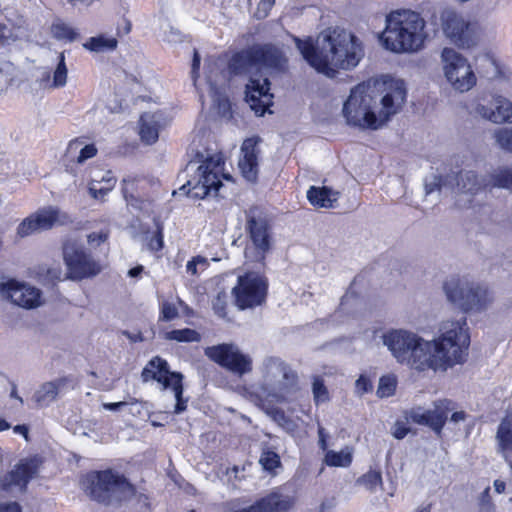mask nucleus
<instances>
[{
	"label": "nucleus",
	"mask_w": 512,
	"mask_h": 512,
	"mask_svg": "<svg viewBox=\"0 0 512 512\" xmlns=\"http://www.w3.org/2000/svg\"><path fill=\"white\" fill-rule=\"evenodd\" d=\"M470 345V332L465 317L447 319L439 324L436 336L428 340L424 371H447L465 362Z\"/></svg>",
	"instance_id": "39448f33"
},
{
	"label": "nucleus",
	"mask_w": 512,
	"mask_h": 512,
	"mask_svg": "<svg viewBox=\"0 0 512 512\" xmlns=\"http://www.w3.org/2000/svg\"><path fill=\"white\" fill-rule=\"evenodd\" d=\"M250 244L246 247V258L261 262L272 246V237L266 219L262 217H251L248 220Z\"/></svg>",
	"instance_id": "a211bd4d"
},
{
	"label": "nucleus",
	"mask_w": 512,
	"mask_h": 512,
	"mask_svg": "<svg viewBox=\"0 0 512 512\" xmlns=\"http://www.w3.org/2000/svg\"><path fill=\"white\" fill-rule=\"evenodd\" d=\"M406 100L404 80L382 75L357 84L350 90L343 103L342 116L351 127L377 131L402 111Z\"/></svg>",
	"instance_id": "f257e3e1"
},
{
	"label": "nucleus",
	"mask_w": 512,
	"mask_h": 512,
	"mask_svg": "<svg viewBox=\"0 0 512 512\" xmlns=\"http://www.w3.org/2000/svg\"><path fill=\"white\" fill-rule=\"evenodd\" d=\"M117 45L118 41L114 36L99 34L87 39L83 47L93 53H106L114 51Z\"/></svg>",
	"instance_id": "f704fd0d"
},
{
	"label": "nucleus",
	"mask_w": 512,
	"mask_h": 512,
	"mask_svg": "<svg viewBox=\"0 0 512 512\" xmlns=\"http://www.w3.org/2000/svg\"><path fill=\"white\" fill-rule=\"evenodd\" d=\"M286 60L279 50L273 47H253L234 55L230 62V70L236 75H248L246 85V101L258 115H263L272 104L273 95L266 77H262L269 69L281 70Z\"/></svg>",
	"instance_id": "7ed1b4c3"
},
{
	"label": "nucleus",
	"mask_w": 512,
	"mask_h": 512,
	"mask_svg": "<svg viewBox=\"0 0 512 512\" xmlns=\"http://www.w3.org/2000/svg\"><path fill=\"white\" fill-rule=\"evenodd\" d=\"M318 435H319V445L321 449L327 450V444H326V433L323 427H319L318 429Z\"/></svg>",
	"instance_id": "0e129e2a"
},
{
	"label": "nucleus",
	"mask_w": 512,
	"mask_h": 512,
	"mask_svg": "<svg viewBox=\"0 0 512 512\" xmlns=\"http://www.w3.org/2000/svg\"><path fill=\"white\" fill-rule=\"evenodd\" d=\"M440 62L443 76L454 90L463 93L476 85L477 78L469 60L454 48H443Z\"/></svg>",
	"instance_id": "9b49d317"
},
{
	"label": "nucleus",
	"mask_w": 512,
	"mask_h": 512,
	"mask_svg": "<svg viewBox=\"0 0 512 512\" xmlns=\"http://www.w3.org/2000/svg\"><path fill=\"white\" fill-rule=\"evenodd\" d=\"M354 448L345 446L341 450H326L323 462L329 467L347 468L353 461Z\"/></svg>",
	"instance_id": "72a5a7b5"
},
{
	"label": "nucleus",
	"mask_w": 512,
	"mask_h": 512,
	"mask_svg": "<svg viewBox=\"0 0 512 512\" xmlns=\"http://www.w3.org/2000/svg\"><path fill=\"white\" fill-rule=\"evenodd\" d=\"M456 181L458 191L476 192L481 187V182L477 175L472 171L460 172L453 178Z\"/></svg>",
	"instance_id": "4c0bfd02"
},
{
	"label": "nucleus",
	"mask_w": 512,
	"mask_h": 512,
	"mask_svg": "<svg viewBox=\"0 0 512 512\" xmlns=\"http://www.w3.org/2000/svg\"><path fill=\"white\" fill-rule=\"evenodd\" d=\"M470 282L457 277H451L444 281L443 291L447 300L464 311L466 298L469 294Z\"/></svg>",
	"instance_id": "a878e982"
},
{
	"label": "nucleus",
	"mask_w": 512,
	"mask_h": 512,
	"mask_svg": "<svg viewBox=\"0 0 512 512\" xmlns=\"http://www.w3.org/2000/svg\"><path fill=\"white\" fill-rule=\"evenodd\" d=\"M259 462L265 470L269 471H272L280 465L279 456L270 450H265L262 452Z\"/></svg>",
	"instance_id": "de8ad7c7"
},
{
	"label": "nucleus",
	"mask_w": 512,
	"mask_h": 512,
	"mask_svg": "<svg viewBox=\"0 0 512 512\" xmlns=\"http://www.w3.org/2000/svg\"><path fill=\"white\" fill-rule=\"evenodd\" d=\"M178 310L173 303L163 302L160 309V318L165 321H171L177 318Z\"/></svg>",
	"instance_id": "8fccbe9b"
},
{
	"label": "nucleus",
	"mask_w": 512,
	"mask_h": 512,
	"mask_svg": "<svg viewBox=\"0 0 512 512\" xmlns=\"http://www.w3.org/2000/svg\"><path fill=\"white\" fill-rule=\"evenodd\" d=\"M97 154L94 144L86 143L83 139L77 138L69 142L67 155L78 164H83Z\"/></svg>",
	"instance_id": "2f4dec72"
},
{
	"label": "nucleus",
	"mask_w": 512,
	"mask_h": 512,
	"mask_svg": "<svg viewBox=\"0 0 512 512\" xmlns=\"http://www.w3.org/2000/svg\"><path fill=\"white\" fill-rule=\"evenodd\" d=\"M292 505L293 500L290 497L281 498L278 494H271L258 505L237 512H268L267 510L286 511Z\"/></svg>",
	"instance_id": "473e14b6"
},
{
	"label": "nucleus",
	"mask_w": 512,
	"mask_h": 512,
	"mask_svg": "<svg viewBox=\"0 0 512 512\" xmlns=\"http://www.w3.org/2000/svg\"><path fill=\"white\" fill-rule=\"evenodd\" d=\"M143 271L144 267L142 265H138L128 271V276L131 278H137L141 276Z\"/></svg>",
	"instance_id": "69168bd1"
},
{
	"label": "nucleus",
	"mask_w": 512,
	"mask_h": 512,
	"mask_svg": "<svg viewBox=\"0 0 512 512\" xmlns=\"http://www.w3.org/2000/svg\"><path fill=\"white\" fill-rule=\"evenodd\" d=\"M450 421L457 424L459 422H463L466 419V414L464 411H456L455 408L452 412H450Z\"/></svg>",
	"instance_id": "052dcab7"
},
{
	"label": "nucleus",
	"mask_w": 512,
	"mask_h": 512,
	"mask_svg": "<svg viewBox=\"0 0 512 512\" xmlns=\"http://www.w3.org/2000/svg\"><path fill=\"white\" fill-rule=\"evenodd\" d=\"M274 5V0H260L258 3L257 9L255 11V16L258 19H263L268 16L269 11L272 9Z\"/></svg>",
	"instance_id": "603ef678"
},
{
	"label": "nucleus",
	"mask_w": 512,
	"mask_h": 512,
	"mask_svg": "<svg viewBox=\"0 0 512 512\" xmlns=\"http://www.w3.org/2000/svg\"><path fill=\"white\" fill-rule=\"evenodd\" d=\"M470 282L457 277H451L444 281L443 291L447 300L464 311L466 298L469 294Z\"/></svg>",
	"instance_id": "bb28decb"
},
{
	"label": "nucleus",
	"mask_w": 512,
	"mask_h": 512,
	"mask_svg": "<svg viewBox=\"0 0 512 512\" xmlns=\"http://www.w3.org/2000/svg\"><path fill=\"white\" fill-rule=\"evenodd\" d=\"M266 294L267 282L256 272L238 276L237 284L232 289L234 303L241 310L261 305Z\"/></svg>",
	"instance_id": "4468645a"
},
{
	"label": "nucleus",
	"mask_w": 512,
	"mask_h": 512,
	"mask_svg": "<svg viewBox=\"0 0 512 512\" xmlns=\"http://www.w3.org/2000/svg\"><path fill=\"white\" fill-rule=\"evenodd\" d=\"M475 112L495 124L512 123V102L499 95L493 96L488 104H477Z\"/></svg>",
	"instance_id": "4be33fe9"
},
{
	"label": "nucleus",
	"mask_w": 512,
	"mask_h": 512,
	"mask_svg": "<svg viewBox=\"0 0 512 512\" xmlns=\"http://www.w3.org/2000/svg\"><path fill=\"white\" fill-rule=\"evenodd\" d=\"M261 382L252 392V400L288 432L297 424L274 407L289 401L297 392V375L282 359L266 357L260 366Z\"/></svg>",
	"instance_id": "20e7f679"
},
{
	"label": "nucleus",
	"mask_w": 512,
	"mask_h": 512,
	"mask_svg": "<svg viewBox=\"0 0 512 512\" xmlns=\"http://www.w3.org/2000/svg\"><path fill=\"white\" fill-rule=\"evenodd\" d=\"M313 397L316 404L325 403L329 400V393L323 381L315 378L312 386Z\"/></svg>",
	"instance_id": "49530a36"
},
{
	"label": "nucleus",
	"mask_w": 512,
	"mask_h": 512,
	"mask_svg": "<svg viewBox=\"0 0 512 512\" xmlns=\"http://www.w3.org/2000/svg\"><path fill=\"white\" fill-rule=\"evenodd\" d=\"M493 301V293L488 288L472 283L466 298L464 312H484L492 305Z\"/></svg>",
	"instance_id": "393cba45"
},
{
	"label": "nucleus",
	"mask_w": 512,
	"mask_h": 512,
	"mask_svg": "<svg viewBox=\"0 0 512 512\" xmlns=\"http://www.w3.org/2000/svg\"><path fill=\"white\" fill-rule=\"evenodd\" d=\"M371 389H372V383H371L370 379L365 375H361L355 383L356 393L359 395H362L364 393H367Z\"/></svg>",
	"instance_id": "864d4df0"
},
{
	"label": "nucleus",
	"mask_w": 512,
	"mask_h": 512,
	"mask_svg": "<svg viewBox=\"0 0 512 512\" xmlns=\"http://www.w3.org/2000/svg\"><path fill=\"white\" fill-rule=\"evenodd\" d=\"M425 187L427 194H430L434 191L435 188L439 187V180L434 177L432 182H426Z\"/></svg>",
	"instance_id": "338daca9"
},
{
	"label": "nucleus",
	"mask_w": 512,
	"mask_h": 512,
	"mask_svg": "<svg viewBox=\"0 0 512 512\" xmlns=\"http://www.w3.org/2000/svg\"><path fill=\"white\" fill-rule=\"evenodd\" d=\"M428 38L426 21L422 15L409 9L390 12L385 28L379 36L381 46L394 54H415L421 51Z\"/></svg>",
	"instance_id": "423d86ee"
},
{
	"label": "nucleus",
	"mask_w": 512,
	"mask_h": 512,
	"mask_svg": "<svg viewBox=\"0 0 512 512\" xmlns=\"http://www.w3.org/2000/svg\"><path fill=\"white\" fill-rule=\"evenodd\" d=\"M223 180L232 182L229 173L224 172V157L221 153L215 152L208 155L198 166L195 177L187 181L179 189L191 198L203 199L206 196H216L221 187L224 186Z\"/></svg>",
	"instance_id": "1a4fd4ad"
},
{
	"label": "nucleus",
	"mask_w": 512,
	"mask_h": 512,
	"mask_svg": "<svg viewBox=\"0 0 512 512\" xmlns=\"http://www.w3.org/2000/svg\"><path fill=\"white\" fill-rule=\"evenodd\" d=\"M41 460L39 457H30L20 462L8 474L3 476L1 483L6 489L16 488L22 491L28 481L38 472Z\"/></svg>",
	"instance_id": "412c9836"
},
{
	"label": "nucleus",
	"mask_w": 512,
	"mask_h": 512,
	"mask_svg": "<svg viewBox=\"0 0 512 512\" xmlns=\"http://www.w3.org/2000/svg\"><path fill=\"white\" fill-rule=\"evenodd\" d=\"M205 355L227 370L241 376L251 372L252 359L234 344H219L205 349Z\"/></svg>",
	"instance_id": "f3484780"
},
{
	"label": "nucleus",
	"mask_w": 512,
	"mask_h": 512,
	"mask_svg": "<svg viewBox=\"0 0 512 512\" xmlns=\"http://www.w3.org/2000/svg\"><path fill=\"white\" fill-rule=\"evenodd\" d=\"M14 66L10 62H4L0 66V93L7 89L13 80Z\"/></svg>",
	"instance_id": "a18cd8bd"
},
{
	"label": "nucleus",
	"mask_w": 512,
	"mask_h": 512,
	"mask_svg": "<svg viewBox=\"0 0 512 512\" xmlns=\"http://www.w3.org/2000/svg\"><path fill=\"white\" fill-rule=\"evenodd\" d=\"M116 184V178L110 171H97L91 176L88 184L90 196L96 200H103L112 191Z\"/></svg>",
	"instance_id": "cd10ccee"
},
{
	"label": "nucleus",
	"mask_w": 512,
	"mask_h": 512,
	"mask_svg": "<svg viewBox=\"0 0 512 512\" xmlns=\"http://www.w3.org/2000/svg\"><path fill=\"white\" fill-rule=\"evenodd\" d=\"M493 488L497 494H502L506 491V482L502 479H496L493 482Z\"/></svg>",
	"instance_id": "680f3d73"
},
{
	"label": "nucleus",
	"mask_w": 512,
	"mask_h": 512,
	"mask_svg": "<svg viewBox=\"0 0 512 512\" xmlns=\"http://www.w3.org/2000/svg\"><path fill=\"white\" fill-rule=\"evenodd\" d=\"M356 484L370 493H375L383 485L382 473L377 469H370L356 480Z\"/></svg>",
	"instance_id": "e433bc0d"
},
{
	"label": "nucleus",
	"mask_w": 512,
	"mask_h": 512,
	"mask_svg": "<svg viewBox=\"0 0 512 512\" xmlns=\"http://www.w3.org/2000/svg\"><path fill=\"white\" fill-rule=\"evenodd\" d=\"M13 432L16 433V434L22 435L26 440H28V433H29L28 426H26V425H16L13 428Z\"/></svg>",
	"instance_id": "e2e57ef3"
},
{
	"label": "nucleus",
	"mask_w": 512,
	"mask_h": 512,
	"mask_svg": "<svg viewBox=\"0 0 512 512\" xmlns=\"http://www.w3.org/2000/svg\"><path fill=\"white\" fill-rule=\"evenodd\" d=\"M163 228L161 224L154 221L153 226L141 234V241L150 251H159L163 247Z\"/></svg>",
	"instance_id": "c9c22d12"
},
{
	"label": "nucleus",
	"mask_w": 512,
	"mask_h": 512,
	"mask_svg": "<svg viewBox=\"0 0 512 512\" xmlns=\"http://www.w3.org/2000/svg\"><path fill=\"white\" fill-rule=\"evenodd\" d=\"M0 512H22L21 507L16 502H2L0 503Z\"/></svg>",
	"instance_id": "13d9d810"
},
{
	"label": "nucleus",
	"mask_w": 512,
	"mask_h": 512,
	"mask_svg": "<svg viewBox=\"0 0 512 512\" xmlns=\"http://www.w3.org/2000/svg\"><path fill=\"white\" fill-rule=\"evenodd\" d=\"M165 338L177 342H198L200 334L193 329L185 328L166 332Z\"/></svg>",
	"instance_id": "79ce46f5"
},
{
	"label": "nucleus",
	"mask_w": 512,
	"mask_h": 512,
	"mask_svg": "<svg viewBox=\"0 0 512 512\" xmlns=\"http://www.w3.org/2000/svg\"><path fill=\"white\" fill-rule=\"evenodd\" d=\"M0 296L12 305L26 310L37 309L45 302L39 288L15 279L0 282Z\"/></svg>",
	"instance_id": "2eb2a0df"
},
{
	"label": "nucleus",
	"mask_w": 512,
	"mask_h": 512,
	"mask_svg": "<svg viewBox=\"0 0 512 512\" xmlns=\"http://www.w3.org/2000/svg\"><path fill=\"white\" fill-rule=\"evenodd\" d=\"M494 138L500 148L512 152V129H498L494 133Z\"/></svg>",
	"instance_id": "c03bdc74"
},
{
	"label": "nucleus",
	"mask_w": 512,
	"mask_h": 512,
	"mask_svg": "<svg viewBox=\"0 0 512 512\" xmlns=\"http://www.w3.org/2000/svg\"><path fill=\"white\" fill-rule=\"evenodd\" d=\"M51 33L54 38L67 42L75 41L79 36L76 29L69 24L60 21L52 25Z\"/></svg>",
	"instance_id": "ea45409f"
},
{
	"label": "nucleus",
	"mask_w": 512,
	"mask_h": 512,
	"mask_svg": "<svg viewBox=\"0 0 512 512\" xmlns=\"http://www.w3.org/2000/svg\"><path fill=\"white\" fill-rule=\"evenodd\" d=\"M338 198L339 193L327 187L311 186L307 191V199L316 208H333Z\"/></svg>",
	"instance_id": "7c9ffc66"
},
{
	"label": "nucleus",
	"mask_w": 512,
	"mask_h": 512,
	"mask_svg": "<svg viewBox=\"0 0 512 512\" xmlns=\"http://www.w3.org/2000/svg\"><path fill=\"white\" fill-rule=\"evenodd\" d=\"M66 384V378H58L56 380L46 382L36 390L33 399L38 406L47 407L57 399L58 395L64 390Z\"/></svg>",
	"instance_id": "c85d7f7f"
},
{
	"label": "nucleus",
	"mask_w": 512,
	"mask_h": 512,
	"mask_svg": "<svg viewBox=\"0 0 512 512\" xmlns=\"http://www.w3.org/2000/svg\"><path fill=\"white\" fill-rule=\"evenodd\" d=\"M454 409V403L450 400H439L433 408L425 409L415 407L408 411V419L418 425L430 427L437 435H440L448 419V415Z\"/></svg>",
	"instance_id": "6ab92c4d"
},
{
	"label": "nucleus",
	"mask_w": 512,
	"mask_h": 512,
	"mask_svg": "<svg viewBox=\"0 0 512 512\" xmlns=\"http://www.w3.org/2000/svg\"><path fill=\"white\" fill-rule=\"evenodd\" d=\"M412 422L411 419H408V412L405 415L404 419L397 420L392 427V435L396 439H403L409 432L410 428L408 423Z\"/></svg>",
	"instance_id": "09e8293b"
},
{
	"label": "nucleus",
	"mask_w": 512,
	"mask_h": 512,
	"mask_svg": "<svg viewBox=\"0 0 512 512\" xmlns=\"http://www.w3.org/2000/svg\"><path fill=\"white\" fill-rule=\"evenodd\" d=\"M68 70L65 64L64 53L59 55V63L53 72V75L48 71H43L38 78V82L41 88L51 90L55 88L64 87L67 83Z\"/></svg>",
	"instance_id": "c756f323"
},
{
	"label": "nucleus",
	"mask_w": 512,
	"mask_h": 512,
	"mask_svg": "<svg viewBox=\"0 0 512 512\" xmlns=\"http://www.w3.org/2000/svg\"><path fill=\"white\" fill-rule=\"evenodd\" d=\"M144 382L156 380L163 389H170L174 393L176 405L174 412L179 414L186 409V401L183 399L182 375L176 372H170L168 364L160 357H154L149 361L142 371Z\"/></svg>",
	"instance_id": "ddd939ff"
},
{
	"label": "nucleus",
	"mask_w": 512,
	"mask_h": 512,
	"mask_svg": "<svg viewBox=\"0 0 512 512\" xmlns=\"http://www.w3.org/2000/svg\"><path fill=\"white\" fill-rule=\"evenodd\" d=\"M200 66V56L198 55L197 52L194 53V58H193V64H192V73L193 75L195 74L196 70L199 68Z\"/></svg>",
	"instance_id": "774afa93"
},
{
	"label": "nucleus",
	"mask_w": 512,
	"mask_h": 512,
	"mask_svg": "<svg viewBox=\"0 0 512 512\" xmlns=\"http://www.w3.org/2000/svg\"><path fill=\"white\" fill-rule=\"evenodd\" d=\"M68 220V215L59 208L53 206L44 207L25 218L19 224L17 233L21 237H25L38 231L48 230L54 225L64 224Z\"/></svg>",
	"instance_id": "aec40b11"
},
{
	"label": "nucleus",
	"mask_w": 512,
	"mask_h": 512,
	"mask_svg": "<svg viewBox=\"0 0 512 512\" xmlns=\"http://www.w3.org/2000/svg\"><path fill=\"white\" fill-rule=\"evenodd\" d=\"M126 406H130V412L134 414L133 408L134 407L139 408L140 404L136 400H133L131 402L120 401V402L103 403L102 404V407L105 410H110V411H118L121 408L126 407ZM139 412H140V409H137V413H139Z\"/></svg>",
	"instance_id": "3c124183"
},
{
	"label": "nucleus",
	"mask_w": 512,
	"mask_h": 512,
	"mask_svg": "<svg viewBox=\"0 0 512 512\" xmlns=\"http://www.w3.org/2000/svg\"><path fill=\"white\" fill-rule=\"evenodd\" d=\"M304 60L317 72L334 77L338 70L355 68L364 56L361 40L343 28H327L315 41L295 38Z\"/></svg>",
	"instance_id": "f03ea898"
},
{
	"label": "nucleus",
	"mask_w": 512,
	"mask_h": 512,
	"mask_svg": "<svg viewBox=\"0 0 512 512\" xmlns=\"http://www.w3.org/2000/svg\"><path fill=\"white\" fill-rule=\"evenodd\" d=\"M213 309L217 315L224 317L226 315V295L218 294L213 301Z\"/></svg>",
	"instance_id": "6e6d98bb"
},
{
	"label": "nucleus",
	"mask_w": 512,
	"mask_h": 512,
	"mask_svg": "<svg viewBox=\"0 0 512 512\" xmlns=\"http://www.w3.org/2000/svg\"><path fill=\"white\" fill-rule=\"evenodd\" d=\"M162 38L169 43H176L181 40V34L177 29L167 24L163 30Z\"/></svg>",
	"instance_id": "5fc2aeb1"
},
{
	"label": "nucleus",
	"mask_w": 512,
	"mask_h": 512,
	"mask_svg": "<svg viewBox=\"0 0 512 512\" xmlns=\"http://www.w3.org/2000/svg\"><path fill=\"white\" fill-rule=\"evenodd\" d=\"M84 489L92 499L107 504L134 495V487L123 476L112 471L89 474L84 481Z\"/></svg>",
	"instance_id": "9d476101"
},
{
	"label": "nucleus",
	"mask_w": 512,
	"mask_h": 512,
	"mask_svg": "<svg viewBox=\"0 0 512 512\" xmlns=\"http://www.w3.org/2000/svg\"><path fill=\"white\" fill-rule=\"evenodd\" d=\"M63 257L70 279L80 280L95 276L101 271L100 265L74 240H68L64 244Z\"/></svg>",
	"instance_id": "dca6fc26"
},
{
	"label": "nucleus",
	"mask_w": 512,
	"mask_h": 512,
	"mask_svg": "<svg viewBox=\"0 0 512 512\" xmlns=\"http://www.w3.org/2000/svg\"><path fill=\"white\" fill-rule=\"evenodd\" d=\"M489 493H490V488L487 487L482 495H481V506L483 509H485L487 512H491L493 510V505L491 503V500H490V497H489Z\"/></svg>",
	"instance_id": "4d7b16f0"
},
{
	"label": "nucleus",
	"mask_w": 512,
	"mask_h": 512,
	"mask_svg": "<svg viewBox=\"0 0 512 512\" xmlns=\"http://www.w3.org/2000/svg\"><path fill=\"white\" fill-rule=\"evenodd\" d=\"M222 61L209 59L205 68V85L194 82L200 91V98L204 101L205 93L211 99L213 108L223 117L230 111V103L226 95L227 78L224 74Z\"/></svg>",
	"instance_id": "f8f14e48"
},
{
	"label": "nucleus",
	"mask_w": 512,
	"mask_h": 512,
	"mask_svg": "<svg viewBox=\"0 0 512 512\" xmlns=\"http://www.w3.org/2000/svg\"><path fill=\"white\" fill-rule=\"evenodd\" d=\"M107 238V234L104 232H94L88 235V242L89 243H101L104 242Z\"/></svg>",
	"instance_id": "bf43d9fd"
},
{
	"label": "nucleus",
	"mask_w": 512,
	"mask_h": 512,
	"mask_svg": "<svg viewBox=\"0 0 512 512\" xmlns=\"http://www.w3.org/2000/svg\"><path fill=\"white\" fill-rule=\"evenodd\" d=\"M259 139L252 137L244 140L240 149L238 161L243 177L248 181H255L259 171L260 149Z\"/></svg>",
	"instance_id": "5701e85b"
},
{
	"label": "nucleus",
	"mask_w": 512,
	"mask_h": 512,
	"mask_svg": "<svg viewBox=\"0 0 512 512\" xmlns=\"http://www.w3.org/2000/svg\"><path fill=\"white\" fill-rule=\"evenodd\" d=\"M381 339L397 363L424 372L427 339L404 328L389 329L382 334Z\"/></svg>",
	"instance_id": "0eeeda50"
},
{
	"label": "nucleus",
	"mask_w": 512,
	"mask_h": 512,
	"mask_svg": "<svg viewBox=\"0 0 512 512\" xmlns=\"http://www.w3.org/2000/svg\"><path fill=\"white\" fill-rule=\"evenodd\" d=\"M208 266V259L206 257L198 255L187 262L186 272L193 277H198L202 272H204L208 268Z\"/></svg>",
	"instance_id": "37998d69"
},
{
	"label": "nucleus",
	"mask_w": 512,
	"mask_h": 512,
	"mask_svg": "<svg viewBox=\"0 0 512 512\" xmlns=\"http://www.w3.org/2000/svg\"><path fill=\"white\" fill-rule=\"evenodd\" d=\"M397 377L394 374L383 375L379 379L377 396L380 398H387L394 395L397 388Z\"/></svg>",
	"instance_id": "a19ab883"
},
{
	"label": "nucleus",
	"mask_w": 512,
	"mask_h": 512,
	"mask_svg": "<svg viewBox=\"0 0 512 512\" xmlns=\"http://www.w3.org/2000/svg\"><path fill=\"white\" fill-rule=\"evenodd\" d=\"M169 120L161 111L146 112L139 121V136L146 145L157 142L160 131L168 124Z\"/></svg>",
	"instance_id": "b1692460"
},
{
	"label": "nucleus",
	"mask_w": 512,
	"mask_h": 512,
	"mask_svg": "<svg viewBox=\"0 0 512 512\" xmlns=\"http://www.w3.org/2000/svg\"><path fill=\"white\" fill-rule=\"evenodd\" d=\"M487 185L497 188L510 189L512 191V167L499 168L490 176Z\"/></svg>",
	"instance_id": "58836bf2"
},
{
	"label": "nucleus",
	"mask_w": 512,
	"mask_h": 512,
	"mask_svg": "<svg viewBox=\"0 0 512 512\" xmlns=\"http://www.w3.org/2000/svg\"><path fill=\"white\" fill-rule=\"evenodd\" d=\"M444 36L459 48H470L492 33L488 24L471 19L451 8H445L439 15Z\"/></svg>",
	"instance_id": "6e6552de"
}]
</instances>
